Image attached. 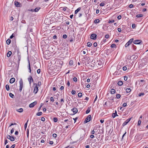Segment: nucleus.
Listing matches in <instances>:
<instances>
[{
	"instance_id": "nucleus-9",
	"label": "nucleus",
	"mask_w": 148,
	"mask_h": 148,
	"mask_svg": "<svg viewBox=\"0 0 148 148\" xmlns=\"http://www.w3.org/2000/svg\"><path fill=\"white\" fill-rule=\"evenodd\" d=\"M38 87L37 86H36L34 89V93L35 94H36L38 92Z\"/></svg>"
},
{
	"instance_id": "nucleus-19",
	"label": "nucleus",
	"mask_w": 148,
	"mask_h": 148,
	"mask_svg": "<svg viewBox=\"0 0 148 148\" xmlns=\"http://www.w3.org/2000/svg\"><path fill=\"white\" fill-rule=\"evenodd\" d=\"M15 5H16V6L18 7L20 6V4L19 2H17L16 3L15 2Z\"/></svg>"
},
{
	"instance_id": "nucleus-42",
	"label": "nucleus",
	"mask_w": 148,
	"mask_h": 148,
	"mask_svg": "<svg viewBox=\"0 0 148 148\" xmlns=\"http://www.w3.org/2000/svg\"><path fill=\"white\" fill-rule=\"evenodd\" d=\"M121 97V95L120 94H118L116 95V97L117 99H119Z\"/></svg>"
},
{
	"instance_id": "nucleus-37",
	"label": "nucleus",
	"mask_w": 148,
	"mask_h": 148,
	"mask_svg": "<svg viewBox=\"0 0 148 148\" xmlns=\"http://www.w3.org/2000/svg\"><path fill=\"white\" fill-rule=\"evenodd\" d=\"M141 123V120L140 119H139V120L138 121V126L140 125Z\"/></svg>"
},
{
	"instance_id": "nucleus-16",
	"label": "nucleus",
	"mask_w": 148,
	"mask_h": 148,
	"mask_svg": "<svg viewBox=\"0 0 148 148\" xmlns=\"http://www.w3.org/2000/svg\"><path fill=\"white\" fill-rule=\"evenodd\" d=\"M12 52L10 51H9L7 53V56L8 57H9L12 54Z\"/></svg>"
},
{
	"instance_id": "nucleus-36",
	"label": "nucleus",
	"mask_w": 148,
	"mask_h": 148,
	"mask_svg": "<svg viewBox=\"0 0 148 148\" xmlns=\"http://www.w3.org/2000/svg\"><path fill=\"white\" fill-rule=\"evenodd\" d=\"M9 96L12 98H13V97H14V95L11 93H9Z\"/></svg>"
},
{
	"instance_id": "nucleus-31",
	"label": "nucleus",
	"mask_w": 148,
	"mask_h": 148,
	"mask_svg": "<svg viewBox=\"0 0 148 148\" xmlns=\"http://www.w3.org/2000/svg\"><path fill=\"white\" fill-rule=\"evenodd\" d=\"M28 69H29V72L30 73H31V69L30 65V64L29 61V68H28Z\"/></svg>"
},
{
	"instance_id": "nucleus-23",
	"label": "nucleus",
	"mask_w": 148,
	"mask_h": 148,
	"mask_svg": "<svg viewBox=\"0 0 148 148\" xmlns=\"http://www.w3.org/2000/svg\"><path fill=\"white\" fill-rule=\"evenodd\" d=\"M126 91L127 93H129L131 91V89L130 88H128L126 89Z\"/></svg>"
},
{
	"instance_id": "nucleus-6",
	"label": "nucleus",
	"mask_w": 148,
	"mask_h": 148,
	"mask_svg": "<svg viewBox=\"0 0 148 148\" xmlns=\"http://www.w3.org/2000/svg\"><path fill=\"white\" fill-rule=\"evenodd\" d=\"M37 104V102L36 101H34V102L30 103L29 105V107L30 108L33 107Z\"/></svg>"
},
{
	"instance_id": "nucleus-8",
	"label": "nucleus",
	"mask_w": 148,
	"mask_h": 148,
	"mask_svg": "<svg viewBox=\"0 0 148 148\" xmlns=\"http://www.w3.org/2000/svg\"><path fill=\"white\" fill-rule=\"evenodd\" d=\"M97 36V34H92L90 36V38L91 39L93 40H95L96 39V37Z\"/></svg>"
},
{
	"instance_id": "nucleus-25",
	"label": "nucleus",
	"mask_w": 148,
	"mask_h": 148,
	"mask_svg": "<svg viewBox=\"0 0 148 148\" xmlns=\"http://www.w3.org/2000/svg\"><path fill=\"white\" fill-rule=\"evenodd\" d=\"M115 92V91L114 89H112L111 90V93L112 94H114Z\"/></svg>"
},
{
	"instance_id": "nucleus-24",
	"label": "nucleus",
	"mask_w": 148,
	"mask_h": 148,
	"mask_svg": "<svg viewBox=\"0 0 148 148\" xmlns=\"http://www.w3.org/2000/svg\"><path fill=\"white\" fill-rule=\"evenodd\" d=\"M123 84V82L121 81H119L118 83V84L119 86H121Z\"/></svg>"
},
{
	"instance_id": "nucleus-2",
	"label": "nucleus",
	"mask_w": 148,
	"mask_h": 148,
	"mask_svg": "<svg viewBox=\"0 0 148 148\" xmlns=\"http://www.w3.org/2000/svg\"><path fill=\"white\" fill-rule=\"evenodd\" d=\"M91 119V116L90 115H89L87 117L86 119L84 121V123H87L90 121Z\"/></svg>"
},
{
	"instance_id": "nucleus-45",
	"label": "nucleus",
	"mask_w": 148,
	"mask_h": 148,
	"mask_svg": "<svg viewBox=\"0 0 148 148\" xmlns=\"http://www.w3.org/2000/svg\"><path fill=\"white\" fill-rule=\"evenodd\" d=\"M127 69V68L126 66H124L123 67V71H126Z\"/></svg>"
},
{
	"instance_id": "nucleus-20",
	"label": "nucleus",
	"mask_w": 148,
	"mask_h": 148,
	"mask_svg": "<svg viewBox=\"0 0 148 148\" xmlns=\"http://www.w3.org/2000/svg\"><path fill=\"white\" fill-rule=\"evenodd\" d=\"M5 88H6V90L7 91H9L10 90V88L9 85L8 84H6L5 86Z\"/></svg>"
},
{
	"instance_id": "nucleus-15",
	"label": "nucleus",
	"mask_w": 148,
	"mask_h": 148,
	"mask_svg": "<svg viewBox=\"0 0 148 148\" xmlns=\"http://www.w3.org/2000/svg\"><path fill=\"white\" fill-rule=\"evenodd\" d=\"M91 107H88V109L86 111V114H88L89 112H90V108H91Z\"/></svg>"
},
{
	"instance_id": "nucleus-46",
	"label": "nucleus",
	"mask_w": 148,
	"mask_h": 148,
	"mask_svg": "<svg viewBox=\"0 0 148 148\" xmlns=\"http://www.w3.org/2000/svg\"><path fill=\"white\" fill-rule=\"evenodd\" d=\"M57 136V134H56L54 133L53 134L52 136L53 137L55 138Z\"/></svg>"
},
{
	"instance_id": "nucleus-63",
	"label": "nucleus",
	"mask_w": 148,
	"mask_h": 148,
	"mask_svg": "<svg viewBox=\"0 0 148 148\" xmlns=\"http://www.w3.org/2000/svg\"><path fill=\"white\" fill-rule=\"evenodd\" d=\"M50 100L51 101H54V99L53 97H51L50 98Z\"/></svg>"
},
{
	"instance_id": "nucleus-28",
	"label": "nucleus",
	"mask_w": 148,
	"mask_h": 148,
	"mask_svg": "<svg viewBox=\"0 0 148 148\" xmlns=\"http://www.w3.org/2000/svg\"><path fill=\"white\" fill-rule=\"evenodd\" d=\"M11 40H10L9 39H8L7 41H6V43H7V44H8V45H9L10 42H11Z\"/></svg>"
},
{
	"instance_id": "nucleus-39",
	"label": "nucleus",
	"mask_w": 148,
	"mask_h": 148,
	"mask_svg": "<svg viewBox=\"0 0 148 148\" xmlns=\"http://www.w3.org/2000/svg\"><path fill=\"white\" fill-rule=\"evenodd\" d=\"M58 119L56 117H54L53 118V121L55 122H56L58 121Z\"/></svg>"
},
{
	"instance_id": "nucleus-34",
	"label": "nucleus",
	"mask_w": 148,
	"mask_h": 148,
	"mask_svg": "<svg viewBox=\"0 0 148 148\" xmlns=\"http://www.w3.org/2000/svg\"><path fill=\"white\" fill-rule=\"evenodd\" d=\"M143 16V14H137L136 15V16L137 18H139L142 17Z\"/></svg>"
},
{
	"instance_id": "nucleus-56",
	"label": "nucleus",
	"mask_w": 148,
	"mask_h": 148,
	"mask_svg": "<svg viewBox=\"0 0 148 148\" xmlns=\"http://www.w3.org/2000/svg\"><path fill=\"white\" fill-rule=\"evenodd\" d=\"M53 39H57V37L56 35H54L53 37Z\"/></svg>"
},
{
	"instance_id": "nucleus-5",
	"label": "nucleus",
	"mask_w": 148,
	"mask_h": 148,
	"mask_svg": "<svg viewBox=\"0 0 148 148\" xmlns=\"http://www.w3.org/2000/svg\"><path fill=\"white\" fill-rule=\"evenodd\" d=\"M131 119L132 118L128 119L125 122H124L122 124L123 126L124 127L130 121Z\"/></svg>"
},
{
	"instance_id": "nucleus-10",
	"label": "nucleus",
	"mask_w": 148,
	"mask_h": 148,
	"mask_svg": "<svg viewBox=\"0 0 148 148\" xmlns=\"http://www.w3.org/2000/svg\"><path fill=\"white\" fill-rule=\"evenodd\" d=\"M71 111L74 113V114L76 113L78 111L77 109L76 108H74L71 109Z\"/></svg>"
},
{
	"instance_id": "nucleus-27",
	"label": "nucleus",
	"mask_w": 148,
	"mask_h": 148,
	"mask_svg": "<svg viewBox=\"0 0 148 148\" xmlns=\"http://www.w3.org/2000/svg\"><path fill=\"white\" fill-rule=\"evenodd\" d=\"M99 22V19H96L94 21V23H97Z\"/></svg>"
},
{
	"instance_id": "nucleus-55",
	"label": "nucleus",
	"mask_w": 148,
	"mask_h": 148,
	"mask_svg": "<svg viewBox=\"0 0 148 148\" xmlns=\"http://www.w3.org/2000/svg\"><path fill=\"white\" fill-rule=\"evenodd\" d=\"M144 95V93H139L138 95L140 97L142 95Z\"/></svg>"
},
{
	"instance_id": "nucleus-35",
	"label": "nucleus",
	"mask_w": 148,
	"mask_h": 148,
	"mask_svg": "<svg viewBox=\"0 0 148 148\" xmlns=\"http://www.w3.org/2000/svg\"><path fill=\"white\" fill-rule=\"evenodd\" d=\"M78 96L80 97L82 96V93L81 92H79L78 94Z\"/></svg>"
},
{
	"instance_id": "nucleus-3",
	"label": "nucleus",
	"mask_w": 148,
	"mask_h": 148,
	"mask_svg": "<svg viewBox=\"0 0 148 148\" xmlns=\"http://www.w3.org/2000/svg\"><path fill=\"white\" fill-rule=\"evenodd\" d=\"M134 43L135 44H140L142 42V41L140 40H135L134 42Z\"/></svg>"
},
{
	"instance_id": "nucleus-40",
	"label": "nucleus",
	"mask_w": 148,
	"mask_h": 148,
	"mask_svg": "<svg viewBox=\"0 0 148 148\" xmlns=\"http://www.w3.org/2000/svg\"><path fill=\"white\" fill-rule=\"evenodd\" d=\"M105 5V3H104L103 2H102L100 4V6H104V5Z\"/></svg>"
},
{
	"instance_id": "nucleus-21",
	"label": "nucleus",
	"mask_w": 148,
	"mask_h": 148,
	"mask_svg": "<svg viewBox=\"0 0 148 148\" xmlns=\"http://www.w3.org/2000/svg\"><path fill=\"white\" fill-rule=\"evenodd\" d=\"M16 111L19 112H23V110L22 108H20L16 110Z\"/></svg>"
},
{
	"instance_id": "nucleus-4",
	"label": "nucleus",
	"mask_w": 148,
	"mask_h": 148,
	"mask_svg": "<svg viewBox=\"0 0 148 148\" xmlns=\"http://www.w3.org/2000/svg\"><path fill=\"white\" fill-rule=\"evenodd\" d=\"M6 137L8 139H10L11 141H13L15 140V139L13 136H11L10 135H7Z\"/></svg>"
},
{
	"instance_id": "nucleus-57",
	"label": "nucleus",
	"mask_w": 148,
	"mask_h": 148,
	"mask_svg": "<svg viewBox=\"0 0 148 148\" xmlns=\"http://www.w3.org/2000/svg\"><path fill=\"white\" fill-rule=\"evenodd\" d=\"M37 72L39 74L40 72V69H38V70H37Z\"/></svg>"
},
{
	"instance_id": "nucleus-60",
	"label": "nucleus",
	"mask_w": 148,
	"mask_h": 148,
	"mask_svg": "<svg viewBox=\"0 0 148 148\" xmlns=\"http://www.w3.org/2000/svg\"><path fill=\"white\" fill-rule=\"evenodd\" d=\"M14 34H12L10 36V38L11 39L12 38L14 37Z\"/></svg>"
},
{
	"instance_id": "nucleus-29",
	"label": "nucleus",
	"mask_w": 148,
	"mask_h": 148,
	"mask_svg": "<svg viewBox=\"0 0 148 148\" xmlns=\"http://www.w3.org/2000/svg\"><path fill=\"white\" fill-rule=\"evenodd\" d=\"M69 64L70 65H72L73 64V60H70L69 62Z\"/></svg>"
},
{
	"instance_id": "nucleus-17",
	"label": "nucleus",
	"mask_w": 148,
	"mask_h": 148,
	"mask_svg": "<svg viewBox=\"0 0 148 148\" xmlns=\"http://www.w3.org/2000/svg\"><path fill=\"white\" fill-rule=\"evenodd\" d=\"M18 54V60L19 61L21 58V56L20 54L19 53V52H18L17 53Z\"/></svg>"
},
{
	"instance_id": "nucleus-22",
	"label": "nucleus",
	"mask_w": 148,
	"mask_h": 148,
	"mask_svg": "<svg viewBox=\"0 0 148 148\" xmlns=\"http://www.w3.org/2000/svg\"><path fill=\"white\" fill-rule=\"evenodd\" d=\"M81 8H78L76 10L75 12V14H77L78 12L80 10Z\"/></svg>"
},
{
	"instance_id": "nucleus-59",
	"label": "nucleus",
	"mask_w": 148,
	"mask_h": 148,
	"mask_svg": "<svg viewBox=\"0 0 148 148\" xmlns=\"http://www.w3.org/2000/svg\"><path fill=\"white\" fill-rule=\"evenodd\" d=\"M109 35H108V34H106V35L105 36V38H109Z\"/></svg>"
},
{
	"instance_id": "nucleus-50",
	"label": "nucleus",
	"mask_w": 148,
	"mask_h": 148,
	"mask_svg": "<svg viewBox=\"0 0 148 148\" xmlns=\"http://www.w3.org/2000/svg\"><path fill=\"white\" fill-rule=\"evenodd\" d=\"M114 22V20H112L110 21H108L109 23H113Z\"/></svg>"
},
{
	"instance_id": "nucleus-12",
	"label": "nucleus",
	"mask_w": 148,
	"mask_h": 148,
	"mask_svg": "<svg viewBox=\"0 0 148 148\" xmlns=\"http://www.w3.org/2000/svg\"><path fill=\"white\" fill-rule=\"evenodd\" d=\"M118 116L117 114V111L116 110L115 111V113H113L112 114V116L113 118H114L116 116Z\"/></svg>"
},
{
	"instance_id": "nucleus-7",
	"label": "nucleus",
	"mask_w": 148,
	"mask_h": 148,
	"mask_svg": "<svg viewBox=\"0 0 148 148\" xmlns=\"http://www.w3.org/2000/svg\"><path fill=\"white\" fill-rule=\"evenodd\" d=\"M28 80L29 82L30 85H31L32 82H33L34 80L32 76H30L28 78Z\"/></svg>"
},
{
	"instance_id": "nucleus-58",
	"label": "nucleus",
	"mask_w": 148,
	"mask_h": 148,
	"mask_svg": "<svg viewBox=\"0 0 148 148\" xmlns=\"http://www.w3.org/2000/svg\"><path fill=\"white\" fill-rule=\"evenodd\" d=\"M15 146V144H13V145H12L10 147V148H14V147Z\"/></svg>"
},
{
	"instance_id": "nucleus-52",
	"label": "nucleus",
	"mask_w": 148,
	"mask_h": 148,
	"mask_svg": "<svg viewBox=\"0 0 148 148\" xmlns=\"http://www.w3.org/2000/svg\"><path fill=\"white\" fill-rule=\"evenodd\" d=\"M63 38H67V35L66 34L63 35Z\"/></svg>"
},
{
	"instance_id": "nucleus-54",
	"label": "nucleus",
	"mask_w": 148,
	"mask_h": 148,
	"mask_svg": "<svg viewBox=\"0 0 148 148\" xmlns=\"http://www.w3.org/2000/svg\"><path fill=\"white\" fill-rule=\"evenodd\" d=\"M93 45L95 47H96L97 46V43L96 42H95L93 44Z\"/></svg>"
},
{
	"instance_id": "nucleus-48",
	"label": "nucleus",
	"mask_w": 148,
	"mask_h": 148,
	"mask_svg": "<svg viewBox=\"0 0 148 148\" xmlns=\"http://www.w3.org/2000/svg\"><path fill=\"white\" fill-rule=\"evenodd\" d=\"M14 128H12V129H11V132H10V133L11 134H12L13 132H14Z\"/></svg>"
},
{
	"instance_id": "nucleus-13",
	"label": "nucleus",
	"mask_w": 148,
	"mask_h": 148,
	"mask_svg": "<svg viewBox=\"0 0 148 148\" xmlns=\"http://www.w3.org/2000/svg\"><path fill=\"white\" fill-rule=\"evenodd\" d=\"M15 81V79L13 77L11 78L10 81V83L12 84Z\"/></svg>"
},
{
	"instance_id": "nucleus-61",
	"label": "nucleus",
	"mask_w": 148,
	"mask_h": 148,
	"mask_svg": "<svg viewBox=\"0 0 148 148\" xmlns=\"http://www.w3.org/2000/svg\"><path fill=\"white\" fill-rule=\"evenodd\" d=\"M132 27L133 28H134L136 26L135 24H133L132 25Z\"/></svg>"
},
{
	"instance_id": "nucleus-41",
	"label": "nucleus",
	"mask_w": 148,
	"mask_h": 148,
	"mask_svg": "<svg viewBox=\"0 0 148 148\" xmlns=\"http://www.w3.org/2000/svg\"><path fill=\"white\" fill-rule=\"evenodd\" d=\"M76 93V92L75 90H73L71 91V93L72 95H75Z\"/></svg>"
},
{
	"instance_id": "nucleus-38",
	"label": "nucleus",
	"mask_w": 148,
	"mask_h": 148,
	"mask_svg": "<svg viewBox=\"0 0 148 148\" xmlns=\"http://www.w3.org/2000/svg\"><path fill=\"white\" fill-rule=\"evenodd\" d=\"M91 45H92L91 43L90 42H88L87 43V46L88 47H90L91 46Z\"/></svg>"
},
{
	"instance_id": "nucleus-49",
	"label": "nucleus",
	"mask_w": 148,
	"mask_h": 148,
	"mask_svg": "<svg viewBox=\"0 0 148 148\" xmlns=\"http://www.w3.org/2000/svg\"><path fill=\"white\" fill-rule=\"evenodd\" d=\"M133 5L132 4H130L129 5V7L130 8H133Z\"/></svg>"
},
{
	"instance_id": "nucleus-47",
	"label": "nucleus",
	"mask_w": 148,
	"mask_h": 148,
	"mask_svg": "<svg viewBox=\"0 0 148 148\" xmlns=\"http://www.w3.org/2000/svg\"><path fill=\"white\" fill-rule=\"evenodd\" d=\"M73 80L74 82H75L77 81V78L76 77H74L73 78Z\"/></svg>"
},
{
	"instance_id": "nucleus-51",
	"label": "nucleus",
	"mask_w": 148,
	"mask_h": 148,
	"mask_svg": "<svg viewBox=\"0 0 148 148\" xmlns=\"http://www.w3.org/2000/svg\"><path fill=\"white\" fill-rule=\"evenodd\" d=\"M121 16L120 15H119L117 17V19H118L119 20L120 19H121Z\"/></svg>"
},
{
	"instance_id": "nucleus-44",
	"label": "nucleus",
	"mask_w": 148,
	"mask_h": 148,
	"mask_svg": "<svg viewBox=\"0 0 148 148\" xmlns=\"http://www.w3.org/2000/svg\"><path fill=\"white\" fill-rule=\"evenodd\" d=\"M124 80L125 81H127V79L128 77L126 76H124Z\"/></svg>"
},
{
	"instance_id": "nucleus-11",
	"label": "nucleus",
	"mask_w": 148,
	"mask_h": 148,
	"mask_svg": "<svg viewBox=\"0 0 148 148\" xmlns=\"http://www.w3.org/2000/svg\"><path fill=\"white\" fill-rule=\"evenodd\" d=\"M40 9V7L37 8L34 10L32 9L31 11L32 12H38Z\"/></svg>"
},
{
	"instance_id": "nucleus-18",
	"label": "nucleus",
	"mask_w": 148,
	"mask_h": 148,
	"mask_svg": "<svg viewBox=\"0 0 148 148\" xmlns=\"http://www.w3.org/2000/svg\"><path fill=\"white\" fill-rule=\"evenodd\" d=\"M134 40V39L132 38L130 39L127 42L128 43H129L130 45L133 42Z\"/></svg>"
},
{
	"instance_id": "nucleus-33",
	"label": "nucleus",
	"mask_w": 148,
	"mask_h": 148,
	"mask_svg": "<svg viewBox=\"0 0 148 148\" xmlns=\"http://www.w3.org/2000/svg\"><path fill=\"white\" fill-rule=\"evenodd\" d=\"M42 112H40L37 113L36 114V115L37 116H39L42 115Z\"/></svg>"
},
{
	"instance_id": "nucleus-1",
	"label": "nucleus",
	"mask_w": 148,
	"mask_h": 148,
	"mask_svg": "<svg viewBox=\"0 0 148 148\" xmlns=\"http://www.w3.org/2000/svg\"><path fill=\"white\" fill-rule=\"evenodd\" d=\"M20 86L19 90L20 92L22 91L23 86V82L22 79H21L19 82Z\"/></svg>"
},
{
	"instance_id": "nucleus-62",
	"label": "nucleus",
	"mask_w": 148,
	"mask_h": 148,
	"mask_svg": "<svg viewBox=\"0 0 148 148\" xmlns=\"http://www.w3.org/2000/svg\"><path fill=\"white\" fill-rule=\"evenodd\" d=\"M123 106L124 107H125L127 106V103H124L123 105Z\"/></svg>"
},
{
	"instance_id": "nucleus-30",
	"label": "nucleus",
	"mask_w": 148,
	"mask_h": 148,
	"mask_svg": "<svg viewBox=\"0 0 148 148\" xmlns=\"http://www.w3.org/2000/svg\"><path fill=\"white\" fill-rule=\"evenodd\" d=\"M28 121H29V120H28L27 121V122L24 125V128H25V130H26V128H27V123H28Z\"/></svg>"
},
{
	"instance_id": "nucleus-14",
	"label": "nucleus",
	"mask_w": 148,
	"mask_h": 148,
	"mask_svg": "<svg viewBox=\"0 0 148 148\" xmlns=\"http://www.w3.org/2000/svg\"><path fill=\"white\" fill-rule=\"evenodd\" d=\"M118 111H123L124 110V109L122 107H118Z\"/></svg>"
},
{
	"instance_id": "nucleus-26",
	"label": "nucleus",
	"mask_w": 148,
	"mask_h": 148,
	"mask_svg": "<svg viewBox=\"0 0 148 148\" xmlns=\"http://www.w3.org/2000/svg\"><path fill=\"white\" fill-rule=\"evenodd\" d=\"M41 83L40 82H39L37 84H36V86H39L40 85H41Z\"/></svg>"
},
{
	"instance_id": "nucleus-43",
	"label": "nucleus",
	"mask_w": 148,
	"mask_h": 148,
	"mask_svg": "<svg viewBox=\"0 0 148 148\" xmlns=\"http://www.w3.org/2000/svg\"><path fill=\"white\" fill-rule=\"evenodd\" d=\"M130 45V44H129V43H128V42H127L125 45V47H128L129 45Z\"/></svg>"
},
{
	"instance_id": "nucleus-53",
	"label": "nucleus",
	"mask_w": 148,
	"mask_h": 148,
	"mask_svg": "<svg viewBox=\"0 0 148 148\" xmlns=\"http://www.w3.org/2000/svg\"><path fill=\"white\" fill-rule=\"evenodd\" d=\"M41 120L42 121H45V119L43 117H42L41 118Z\"/></svg>"
},
{
	"instance_id": "nucleus-64",
	"label": "nucleus",
	"mask_w": 148,
	"mask_h": 148,
	"mask_svg": "<svg viewBox=\"0 0 148 148\" xmlns=\"http://www.w3.org/2000/svg\"><path fill=\"white\" fill-rule=\"evenodd\" d=\"M64 87L63 86H61L60 88V89L62 90H63L64 89Z\"/></svg>"
},
{
	"instance_id": "nucleus-32",
	"label": "nucleus",
	"mask_w": 148,
	"mask_h": 148,
	"mask_svg": "<svg viewBox=\"0 0 148 148\" xmlns=\"http://www.w3.org/2000/svg\"><path fill=\"white\" fill-rule=\"evenodd\" d=\"M111 48H116V45L114 44H112L110 46Z\"/></svg>"
}]
</instances>
